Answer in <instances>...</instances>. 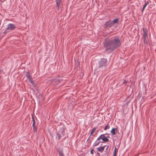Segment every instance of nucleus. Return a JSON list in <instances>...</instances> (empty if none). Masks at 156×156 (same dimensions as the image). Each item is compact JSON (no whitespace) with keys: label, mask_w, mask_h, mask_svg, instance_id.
I'll return each mask as SVG.
<instances>
[{"label":"nucleus","mask_w":156,"mask_h":156,"mask_svg":"<svg viewBox=\"0 0 156 156\" xmlns=\"http://www.w3.org/2000/svg\"><path fill=\"white\" fill-rule=\"evenodd\" d=\"M120 45L119 39L114 38L112 40L106 39L104 43V46L106 51L110 52L114 51Z\"/></svg>","instance_id":"1"},{"label":"nucleus","mask_w":156,"mask_h":156,"mask_svg":"<svg viewBox=\"0 0 156 156\" xmlns=\"http://www.w3.org/2000/svg\"><path fill=\"white\" fill-rule=\"evenodd\" d=\"M107 59L105 58H102L99 61V66L98 68L100 69L99 71L101 69L103 70V69H105L107 66Z\"/></svg>","instance_id":"2"},{"label":"nucleus","mask_w":156,"mask_h":156,"mask_svg":"<svg viewBox=\"0 0 156 156\" xmlns=\"http://www.w3.org/2000/svg\"><path fill=\"white\" fill-rule=\"evenodd\" d=\"M113 25V22L111 20L106 22L103 25V27L105 28H110L112 27Z\"/></svg>","instance_id":"3"},{"label":"nucleus","mask_w":156,"mask_h":156,"mask_svg":"<svg viewBox=\"0 0 156 156\" xmlns=\"http://www.w3.org/2000/svg\"><path fill=\"white\" fill-rule=\"evenodd\" d=\"M16 28L15 25L12 23H9L7 25L6 29L8 30H13Z\"/></svg>","instance_id":"4"},{"label":"nucleus","mask_w":156,"mask_h":156,"mask_svg":"<svg viewBox=\"0 0 156 156\" xmlns=\"http://www.w3.org/2000/svg\"><path fill=\"white\" fill-rule=\"evenodd\" d=\"M143 37L144 38V41L145 42L146 38L147 37V29L145 28H143Z\"/></svg>","instance_id":"5"},{"label":"nucleus","mask_w":156,"mask_h":156,"mask_svg":"<svg viewBox=\"0 0 156 156\" xmlns=\"http://www.w3.org/2000/svg\"><path fill=\"white\" fill-rule=\"evenodd\" d=\"M105 134H101L99 137H101L100 140L102 139L103 142H106L108 140V139L107 137L105 136Z\"/></svg>","instance_id":"6"},{"label":"nucleus","mask_w":156,"mask_h":156,"mask_svg":"<svg viewBox=\"0 0 156 156\" xmlns=\"http://www.w3.org/2000/svg\"><path fill=\"white\" fill-rule=\"evenodd\" d=\"M100 138L101 137H98V138L96 141L93 144V147L97 146L101 142L102 143V142H100L99 141L100 140Z\"/></svg>","instance_id":"7"},{"label":"nucleus","mask_w":156,"mask_h":156,"mask_svg":"<svg viewBox=\"0 0 156 156\" xmlns=\"http://www.w3.org/2000/svg\"><path fill=\"white\" fill-rule=\"evenodd\" d=\"M62 0H56V6L57 7V9H59V8L60 6L61 3V2Z\"/></svg>","instance_id":"8"},{"label":"nucleus","mask_w":156,"mask_h":156,"mask_svg":"<svg viewBox=\"0 0 156 156\" xmlns=\"http://www.w3.org/2000/svg\"><path fill=\"white\" fill-rule=\"evenodd\" d=\"M105 146H104L103 147H98L97 148V149L99 151H100L101 153H102L104 150Z\"/></svg>","instance_id":"9"},{"label":"nucleus","mask_w":156,"mask_h":156,"mask_svg":"<svg viewBox=\"0 0 156 156\" xmlns=\"http://www.w3.org/2000/svg\"><path fill=\"white\" fill-rule=\"evenodd\" d=\"M26 77L28 80L30 79L31 78L30 73L29 72H27L26 73Z\"/></svg>","instance_id":"10"},{"label":"nucleus","mask_w":156,"mask_h":156,"mask_svg":"<svg viewBox=\"0 0 156 156\" xmlns=\"http://www.w3.org/2000/svg\"><path fill=\"white\" fill-rule=\"evenodd\" d=\"M117 130V128H113L112 129V130L111 131V134L113 135H115L116 134V133L115 132V130Z\"/></svg>","instance_id":"11"},{"label":"nucleus","mask_w":156,"mask_h":156,"mask_svg":"<svg viewBox=\"0 0 156 156\" xmlns=\"http://www.w3.org/2000/svg\"><path fill=\"white\" fill-rule=\"evenodd\" d=\"M61 137V136L60 135V134H59L58 133H56V139H58V140H59L60 139Z\"/></svg>","instance_id":"12"},{"label":"nucleus","mask_w":156,"mask_h":156,"mask_svg":"<svg viewBox=\"0 0 156 156\" xmlns=\"http://www.w3.org/2000/svg\"><path fill=\"white\" fill-rule=\"evenodd\" d=\"M119 20L118 19H114L113 21H112V22H113V25H114V23H117Z\"/></svg>","instance_id":"13"},{"label":"nucleus","mask_w":156,"mask_h":156,"mask_svg":"<svg viewBox=\"0 0 156 156\" xmlns=\"http://www.w3.org/2000/svg\"><path fill=\"white\" fill-rule=\"evenodd\" d=\"M96 129L95 128H94L93 129L90 133V136L92 135L95 132V130H96Z\"/></svg>","instance_id":"14"},{"label":"nucleus","mask_w":156,"mask_h":156,"mask_svg":"<svg viewBox=\"0 0 156 156\" xmlns=\"http://www.w3.org/2000/svg\"><path fill=\"white\" fill-rule=\"evenodd\" d=\"M117 150V148L116 147H115L114 151L113 153V156H116V151Z\"/></svg>","instance_id":"15"},{"label":"nucleus","mask_w":156,"mask_h":156,"mask_svg":"<svg viewBox=\"0 0 156 156\" xmlns=\"http://www.w3.org/2000/svg\"><path fill=\"white\" fill-rule=\"evenodd\" d=\"M110 128V126L108 124L106 125L104 128V130H106L107 129H109Z\"/></svg>","instance_id":"16"},{"label":"nucleus","mask_w":156,"mask_h":156,"mask_svg":"<svg viewBox=\"0 0 156 156\" xmlns=\"http://www.w3.org/2000/svg\"><path fill=\"white\" fill-rule=\"evenodd\" d=\"M90 136L88 138V139L87 140V141L89 140V141L90 142V143H91V142H92L93 140V137H92L91 139H89L90 138Z\"/></svg>","instance_id":"17"},{"label":"nucleus","mask_w":156,"mask_h":156,"mask_svg":"<svg viewBox=\"0 0 156 156\" xmlns=\"http://www.w3.org/2000/svg\"><path fill=\"white\" fill-rule=\"evenodd\" d=\"M29 81H30V82L32 84H33V83H34V81L32 78H31L30 79H29L28 80Z\"/></svg>","instance_id":"18"},{"label":"nucleus","mask_w":156,"mask_h":156,"mask_svg":"<svg viewBox=\"0 0 156 156\" xmlns=\"http://www.w3.org/2000/svg\"><path fill=\"white\" fill-rule=\"evenodd\" d=\"M149 3V2H146L145 1V4L144 5V6L145 7H146V6H147V5Z\"/></svg>","instance_id":"19"},{"label":"nucleus","mask_w":156,"mask_h":156,"mask_svg":"<svg viewBox=\"0 0 156 156\" xmlns=\"http://www.w3.org/2000/svg\"><path fill=\"white\" fill-rule=\"evenodd\" d=\"M33 130L34 132H36L37 131V128L36 126L33 127Z\"/></svg>","instance_id":"20"},{"label":"nucleus","mask_w":156,"mask_h":156,"mask_svg":"<svg viewBox=\"0 0 156 156\" xmlns=\"http://www.w3.org/2000/svg\"><path fill=\"white\" fill-rule=\"evenodd\" d=\"M128 82V80H125L123 81L122 84H126Z\"/></svg>","instance_id":"21"},{"label":"nucleus","mask_w":156,"mask_h":156,"mask_svg":"<svg viewBox=\"0 0 156 156\" xmlns=\"http://www.w3.org/2000/svg\"><path fill=\"white\" fill-rule=\"evenodd\" d=\"M59 155V156H64L63 154L62 153H60Z\"/></svg>","instance_id":"22"},{"label":"nucleus","mask_w":156,"mask_h":156,"mask_svg":"<svg viewBox=\"0 0 156 156\" xmlns=\"http://www.w3.org/2000/svg\"><path fill=\"white\" fill-rule=\"evenodd\" d=\"M145 8V7L144 6H143V8L142 9V12H143L144 11V10Z\"/></svg>","instance_id":"23"},{"label":"nucleus","mask_w":156,"mask_h":156,"mask_svg":"<svg viewBox=\"0 0 156 156\" xmlns=\"http://www.w3.org/2000/svg\"><path fill=\"white\" fill-rule=\"evenodd\" d=\"M145 8V7L144 6H143V8L142 9V12H143L144 11V10Z\"/></svg>","instance_id":"24"},{"label":"nucleus","mask_w":156,"mask_h":156,"mask_svg":"<svg viewBox=\"0 0 156 156\" xmlns=\"http://www.w3.org/2000/svg\"><path fill=\"white\" fill-rule=\"evenodd\" d=\"M7 30L6 29L5 30V31L3 32L4 34H6L7 32Z\"/></svg>","instance_id":"25"},{"label":"nucleus","mask_w":156,"mask_h":156,"mask_svg":"<svg viewBox=\"0 0 156 156\" xmlns=\"http://www.w3.org/2000/svg\"><path fill=\"white\" fill-rule=\"evenodd\" d=\"M93 149H92L91 150V151H90V153H91V154H93Z\"/></svg>","instance_id":"26"},{"label":"nucleus","mask_w":156,"mask_h":156,"mask_svg":"<svg viewBox=\"0 0 156 156\" xmlns=\"http://www.w3.org/2000/svg\"><path fill=\"white\" fill-rule=\"evenodd\" d=\"M33 127H34V126H35V122H33Z\"/></svg>","instance_id":"27"},{"label":"nucleus","mask_w":156,"mask_h":156,"mask_svg":"<svg viewBox=\"0 0 156 156\" xmlns=\"http://www.w3.org/2000/svg\"><path fill=\"white\" fill-rule=\"evenodd\" d=\"M32 119H33V122H35V120H34V119L33 116H32Z\"/></svg>","instance_id":"28"},{"label":"nucleus","mask_w":156,"mask_h":156,"mask_svg":"<svg viewBox=\"0 0 156 156\" xmlns=\"http://www.w3.org/2000/svg\"><path fill=\"white\" fill-rule=\"evenodd\" d=\"M108 149V147H107L106 148V150H107Z\"/></svg>","instance_id":"29"}]
</instances>
